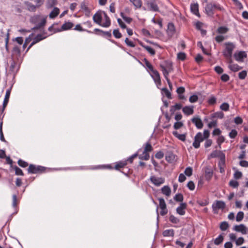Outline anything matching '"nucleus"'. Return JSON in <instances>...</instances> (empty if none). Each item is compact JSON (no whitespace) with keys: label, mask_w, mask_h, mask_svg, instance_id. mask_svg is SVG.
<instances>
[{"label":"nucleus","mask_w":248,"mask_h":248,"mask_svg":"<svg viewBox=\"0 0 248 248\" xmlns=\"http://www.w3.org/2000/svg\"><path fill=\"white\" fill-rule=\"evenodd\" d=\"M46 17L40 15H36L31 16L30 18V22L36 26L31 29V30L38 29L44 26L46 23Z\"/></svg>","instance_id":"obj_1"},{"label":"nucleus","mask_w":248,"mask_h":248,"mask_svg":"<svg viewBox=\"0 0 248 248\" xmlns=\"http://www.w3.org/2000/svg\"><path fill=\"white\" fill-rule=\"evenodd\" d=\"M223 7L219 3L211 2L208 3L205 7V13L209 16H213L215 11H223Z\"/></svg>","instance_id":"obj_2"},{"label":"nucleus","mask_w":248,"mask_h":248,"mask_svg":"<svg viewBox=\"0 0 248 248\" xmlns=\"http://www.w3.org/2000/svg\"><path fill=\"white\" fill-rule=\"evenodd\" d=\"M225 48L222 52L224 57L227 60L232 62V52L235 48V45L232 42H226L224 43Z\"/></svg>","instance_id":"obj_3"},{"label":"nucleus","mask_w":248,"mask_h":248,"mask_svg":"<svg viewBox=\"0 0 248 248\" xmlns=\"http://www.w3.org/2000/svg\"><path fill=\"white\" fill-rule=\"evenodd\" d=\"M225 207V203L221 201H217L212 205L213 211L215 214L218 213L219 209H223Z\"/></svg>","instance_id":"obj_4"},{"label":"nucleus","mask_w":248,"mask_h":248,"mask_svg":"<svg viewBox=\"0 0 248 248\" xmlns=\"http://www.w3.org/2000/svg\"><path fill=\"white\" fill-rule=\"evenodd\" d=\"M235 60L238 62H243L244 59L247 57V54L244 51H237L233 55Z\"/></svg>","instance_id":"obj_5"},{"label":"nucleus","mask_w":248,"mask_h":248,"mask_svg":"<svg viewBox=\"0 0 248 248\" xmlns=\"http://www.w3.org/2000/svg\"><path fill=\"white\" fill-rule=\"evenodd\" d=\"M233 230L237 232H241L243 234H246L248 232V228L243 224L234 226Z\"/></svg>","instance_id":"obj_6"},{"label":"nucleus","mask_w":248,"mask_h":248,"mask_svg":"<svg viewBox=\"0 0 248 248\" xmlns=\"http://www.w3.org/2000/svg\"><path fill=\"white\" fill-rule=\"evenodd\" d=\"M151 182L155 186H159L165 182L164 178L157 177L155 176H151L150 178Z\"/></svg>","instance_id":"obj_7"},{"label":"nucleus","mask_w":248,"mask_h":248,"mask_svg":"<svg viewBox=\"0 0 248 248\" xmlns=\"http://www.w3.org/2000/svg\"><path fill=\"white\" fill-rule=\"evenodd\" d=\"M150 74L153 78L157 86L158 87V86H160L161 85L160 77L158 72L155 69L154 70L150 72Z\"/></svg>","instance_id":"obj_8"},{"label":"nucleus","mask_w":248,"mask_h":248,"mask_svg":"<svg viewBox=\"0 0 248 248\" xmlns=\"http://www.w3.org/2000/svg\"><path fill=\"white\" fill-rule=\"evenodd\" d=\"M160 67L163 74H164V72H167V74H169V73L172 70V63L170 62H166L165 64H161Z\"/></svg>","instance_id":"obj_9"},{"label":"nucleus","mask_w":248,"mask_h":248,"mask_svg":"<svg viewBox=\"0 0 248 248\" xmlns=\"http://www.w3.org/2000/svg\"><path fill=\"white\" fill-rule=\"evenodd\" d=\"M43 168L41 166H35L34 165H30L28 168V172L30 173H37L43 170Z\"/></svg>","instance_id":"obj_10"},{"label":"nucleus","mask_w":248,"mask_h":248,"mask_svg":"<svg viewBox=\"0 0 248 248\" xmlns=\"http://www.w3.org/2000/svg\"><path fill=\"white\" fill-rule=\"evenodd\" d=\"M147 5L150 11L157 12L159 10V8L155 0H152L150 1H148Z\"/></svg>","instance_id":"obj_11"},{"label":"nucleus","mask_w":248,"mask_h":248,"mask_svg":"<svg viewBox=\"0 0 248 248\" xmlns=\"http://www.w3.org/2000/svg\"><path fill=\"white\" fill-rule=\"evenodd\" d=\"M187 204L186 203H181L180 205L176 208V212L177 214L181 216H183L186 213V208Z\"/></svg>","instance_id":"obj_12"},{"label":"nucleus","mask_w":248,"mask_h":248,"mask_svg":"<svg viewBox=\"0 0 248 248\" xmlns=\"http://www.w3.org/2000/svg\"><path fill=\"white\" fill-rule=\"evenodd\" d=\"M93 19L94 22L100 25L102 19V12L101 11L97 12L93 16Z\"/></svg>","instance_id":"obj_13"},{"label":"nucleus","mask_w":248,"mask_h":248,"mask_svg":"<svg viewBox=\"0 0 248 248\" xmlns=\"http://www.w3.org/2000/svg\"><path fill=\"white\" fill-rule=\"evenodd\" d=\"M190 11L194 15L198 17L200 16L199 12V4L198 3H191L190 4Z\"/></svg>","instance_id":"obj_14"},{"label":"nucleus","mask_w":248,"mask_h":248,"mask_svg":"<svg viewBox=\"0 0 248 248\" xmlns=\"http://www.w3.org/2000/svg\"><path fill=\"white\" fill-rule=\"evenodd\" d=\"M167 32L168 35L170 37L172 36L175 33V28L172 23H169Z\"/></svg>","instance_id":"obj_15"},{"label":"nucleus","mask_w":248,"mask_h":248,"mask_svg":"<svg viewBox=\"0 0 248 248\" xmlns=\"http://www.w3.org/2000/svg\"><path fill=\"white\" fill-rule=\"evenodd\" d=\"M46 36H43L42 34H38L33 40L32 43L27 48V51H28L31 47H32L34 44L39 42V41L46 38Z\"/></svg>","instance_id":"obj_16"},{"label":"nucleus","mask_w":248,"mask_h":248,"mask_svg":"<svg viewBox=\"0 0 248 248\" xmlns=\"http://www.w3.org/2000/svg\"><path fill=\"white\" fill-rule=\"evenodd\" d=\"M229 62L228 68L233 72H237L241 69V67L237 64L232 63V61L231 62L230 60H228Z\"/></svg>","instance_id":"obj_17"},{"label":"nucleus","mask_w":248,"mask_h":248,"mask_svg":"<svg viewBox=\"0 0 248 248\" xmlns=\"http://www.w3.org/2000/svg\"><path fill=\"white\" fill-rule=\"evenodd\" d=\"M191 121L198 129H201L203 127L202 121L199 117L193 118Z\"/></svg>","instance_id":"obj_18"},{"label":"nucleus","mask_w":248,"mask_h":248,"mask_svg":"<svg viewBox=\"0 0 248 248\" xmlns=\"http://www.w3.org/2000/svg\"><path fill=\"white\" fill-rule=\"evenodd\" d=\"M194 107L193 106H187L184 107L183 109V113L186 115H190L194 112Z\"/></svg>","instance_id":"obj_19"},{"label":"nucleus","mask_w":248,"mask_h":248,"mask_svg":"<svg viewBox=\"0 0 248 248\" xmlns=\"http://www.w3.org/2000/svg\"><path fill=\"white\" fill-rule=\"evenodd\" d=\"M19 68V66L14 61H12L10 67V71L15 74L17 73Z\"/></svg>","instance_id":"obj_20"},{"label":"nucleus","mask_w":248,"mask_h":248,"mask_svg":"<svg viewBox=\"0 0 248 248\" xmlns=\"http://www.w3.org/2000/svg\"><path fill=\"white\" fill-rule=\"evenodd\" d=\"M213 170L208 167L205 168V177L206 180L209 181L212 177Z\"/></svg>","instance_id":"obj_21"},{"label":"nucleus","mask_w":248,"mask_h":248,"mask_svg":"<svg viewBox=\"0 0 248 248\" xmlns=\"http://www.w3.org/2000/svg\"><path fill=\"white\" fill-rule=\"evenodd\" d=\"M80 7L81 10L84 13L85 16L87 17H90L91 15V10L85 3H81Z\"/></svg>","instance_id":"obj_22"},{"label":"nucleus","mask_w":248,"mask_h":248,"mask_svg":"<svg viewBox=\"0 0 248 248\" xmlns=\"http://www.w3.org/2000/svg\"><path fill=\"white\" fill-rule=\"evenodd\" d=\"M103 14L105 19V22L103 23H101V25L100 26L103 27L108 28L109 27L110 25V20L109 19V17L108 16L106 13L103 12Z\"/></svg>","instance_id":"obj_23"},{"label":"nucleus","mask_w":248,"mask_h":248,"mask_svg":"<svg viewBox=\"0 0 248 248\" xmlns=\"http://www.w3.org/2000/svg\"><path fill=\"white\" fill-rule=\"evenodd\" d=\"M140 45L146 49L151 55L153 56L155 54V50L152 47L146 46L142 42H140Z\"/></svg>","instance_id":"obj_24"},{"label":"nucleus","mask_w":248,"mask_h":248,"mask_svg":"<svg viewBox=\"0 0 248 248\" xmlns=\"http://www.w3.org/2000/svg\"><path fill=\"white\" fill-rule=\"evenodd\" d=\"M129 1L133 4L135 9L140 8L142 6V2L141 0H129Z\"/></svg>","instance_id":"obj_25"},{"label":"nucleus","mask_w":248,"mask_h":248,"mask_svg":"<svg viewBox=\"0 0 248 248\" xmlns=\"http://www.w3.org/2000/svg\"><path fill=\"white\" fill-rule=\"evenodd\" d=\"M60 10L58 8L55 7L50 13L49 16L50 18H55L59 14Z\"/></svg>","instance_id":"obj_26"},{"label":"nucleus","mask_w":248,"mask_h":248,"mask_svg":"<svg viewBox=\"0 0 248 248\" xmlns=\"http://www.w3.org/2000/svg\"><path fill=\"white\" fill-rule=\"evenodd\" d=\"M162 193L167 196H169L170 195L171 190L169 186H164L161 188Z\"/></svg>","instance_id":"obj_27"},{"label":"nucleus","mask_w":248,"mask_h":248,"mask_svg":"<svg viewBox=\"0 0 248 248\" xmlns=\"http://www.w3.org/2000/svg\"><path fill=\"white\" fill-rule=\"evenodd\" d=\"M162 234L164 237L173 236L174 235V230L173 229H168L163 232Z\"/></svg>","instance_id":"obj_28"},{"label":"nucleus","mask_w":248,"mask_h":248,"mask_svg":"<svg viewBox=\"0 0 248 248\" xmlns=\"http://www.w3.org/2000/svg\"><path fill=\"white\" fill-rule=\"evenodd\" d=\"M25 4L27 6L28 10L31 12H35L37 7L36 5H34L28 1L25 2Z\"/></svg>","instance_id":"obj_29"},{"label":"nucleus","mask_w":248,"mask_h":248,"mask_svg":"<svg viewBox=\"0 0 248 248\" xmlns=\"http://www.w3.org/2000/svg\"><path fill=\"white\" fill-rule=\"evenodd\" d=\"M173 135L179 140L184 141L186 140V136L185 134H179L177 131H173Z\"/></svg>","instance_id":"obj_30"},{"label":"nucleus","mask_w":248,"mask_h":248,"mask_svg":"<svg viewBox=\"0 0 248 248\" xmlns=\"http://www.w3.org/2000/svg\"><path fill=\"white\" fill-rule=\"evenodd\" d=\"M73 25H74L72 22H65V23H64L62 26L61 28H62V30H63V31L68 30L71 29L73 27Z\"/></svg>","instance_id":"obj_31"},{"label":"nucleus","mask_w":248,"mask_h":248,"mask_svg":"<svg viewBox=\"0 0 248 248\" xmlns=\"http://www.w3.org/2000/svg\"><path fill=\"white\" fill-rule=\"evenodd\" d=\"M150 155L148 152L143 151L142 154L139 155V158L141 160H147L149 159Z\"/></svg>","instance_id":"obj_32"},{"label":"nucleus","mask_w":248,"mask_h":248,"mask_svg":"<svg viewBox=\"0 0 248 248\" xmlns=\"http://www.w3.org/2000/svg\"><path fill=\"white\" fill-rule=\"evenodd\" d=\"M229 29L225 26L219 27L217 30V32L219 34H225L227 33Z\"/></svg>","instance_id":"obj_33"},{"label":"nucleus","mask_w":248,"mask_h":248,"mask_svg":"<svg viewBox=\"0 0 248 248\" xmlns=\"http://www.w3.org/2000/svg\"><path fill=\"white\" fill-rule=\"evenodd\" d=\"M57 0H48L46 4V6L47 8H52L57 4Z\"/></svg>","instance_id":"obj_34"},{"label":"nucleus","mask_w":248,"mask_h":248,"mask_svg":"<svg viewBox=\"0 0 248 248\" xmlns=\"http://www.w3.org/2000/svg\"><path fill=\"white\" fill-rule=\"evenodd\" d=\"M127 164L126 161H120L118 162L115 166V169L116 170H119L120 168H123Z\"/></svg>","instance_id":"obj_35"},{"label":"nucleus","mask_w":248,"mask_h":248,"mask_svg":"<svg viewBox=\"0 0 248 248\" xmlns=\"http://www.w3.org/2000/svg\"><path fill=\"white\" fill-rule=\"evenodd\" d=\"M182 108V105L180 104H176L175 105L172 106L170 109V111L172 113L175 111L176 110H180Z\"/></svg>","instance_id":"obj_36"},{"label":"nucleus","mask_w":248,"mask_h":248,"mask_svg":"<svg viewBox=\"0 0 248 248\" xmlns=\"http://www.w3.org/2000/svg\"><path fill=\"white\" fill-rule=\"evenodd\" d=\"M143 62L146 67L150 71V72L155 70L152 65L150 63V62L147 60V59L145 58L144 59Z\"/></svg>","instance_id":"obj_37"},{"label":"nucleus","mask_w":248,"mask_h":248,"mask_svg":"<svg viewBox=\"0 0 248 248\" xmlns=\"http://www.w3.org/2000/svg\"><path fill=\"white\" fill-rule=\"evenodd\" d=\"M224 237L222 234H220L214 241V244L216 245H218L221 244L223 241Z\"/></svg>","instance_id":"obj_38"},{"label":"nucleus","mask_w":248,"mask_h":248,"mask_svg":"<svg viewBox=\"0 0 248 248\" xmlns=\"http://www.w3.org/2000/svg\"><path fill=\"white\" fill-rule=\"evenodd\" d=\"M162 93L164 94L168 99L171 98V93L166 88H162Z\"/></svg>","instance_id":"obj_39"},{"label":"nucleus","mask_w":248,"mask_h":248,"mask_svg":"<svg viewBox=\"0 0 248 248\" xmlns=\"http://www.w3.org/2000/svg\"><path fill=\"white\" fill-rule=\"evenodd\" d=\"M229 185L230 186H231L232 188H237L238 187L239 183L236 180H231L229 182Z\"/></svg>","instance_id":"obj_40"},{"label":"nucleus","mask_w":248,"mask_h":248,"mask_svg":"<svg viewBox=\"0 0 248 248\" xmlns=\"http://www.w3.org/2000/svg\"><path fill=\"white\" fill-rule=\"evenodd\" d=\"M244 214L242 211H239L236 215V220L240 222L244 218Z\"/></svg>","instance_id":"obj_41"},{"label":"nucleus","mask_w":248,"mask_h":248,"mask_svg":"<svg viewBox=\"0 0 248 248\" xmlns=\"http://www.w3.org/2000/svg\"><path fill=\"white\" fill-rule=\"evenodd\" d=\"M169 220L171 223L174 224H177L180 221L179 219L177 217H175L172 215H171L170 216Z\"/></svg>","instance_id":"obj_42"},{"label":"nucleus","mask_w":248,"mask_h":248,"mask_svg":"<svg viewBox=\"0 0 248 248\" xmlns=\"http://www.w3.org/2000/svg\"><path fill=\"white\" fill-rule=\"evenodd\" d=\"M229 227V224L226 221H223L220 225V229L222 231L226 230Z\"/></svg>","instance_id":"obj_43"},{"label":"nucleus","mask_w":248,"mask_h":248,"mask_svg":"<svg viewBox=\"0 0 248 248\" xmlns=\"http://www.w3.org/2000/svg\"><path fill=\"white\" fill-rule=\"evenodd\" d=\"M14 170H15V174L16 175H20V176L24 175V173H23L22 170L19 168H18L17 166H15L14 167Z\"/></svg>","instance_id":"obj_44"},{"label":"nucleus","mask_w":248,"mask_h":248,"mask_svg":"<svg viewBox=\"0 0 248 248\" xmlns=\"http://www.w3.org/2000/svg\"><path fill=\"white\" fill-rule=\"evenodd\" d=\"M220 108L225 111H228L229 109V105L227 103H223L220 105Z\"/></svg>","instance_id":"obj_45"},{"label":"nucleus","mask_w":248,"mask_h":248,"mask_svg":"<svg viewBox=\"0 0 248 248\" xmlns=\"http://www.w3.org/2000/svg\"><path fill=\"white\" fill-rule=\"evenodd\" d=\"M217 102V98L214 96H211L207 100V102L209 105H214Z\"/></svg>","instance_id":"obj_46"},{"label":"nucleus","mask_w":248,"mask_h":248,"mask_svg":"<svg viewBox=\"0 0 248 248\" xmlns=\"http://www.w3.org/2000/svg\"><path fill=\"white\" fill-rule=\"evenodd\" d=\"M193 170L191 167H187L185 170V174L187 176H190L192 174Z\"/></svg>","instance_id":"obj_47"},{"label":"nucleus","mask_w":248,"mask_h":248,"mask_svg":"<svg viewBox=\"0 0 248 248\" xmlns=\"http://www.w3.org/2000/svg\"><path fill=\"white\" fill-rule=\"evenodd\" d=\"M238 132L235 129H232L229 133V136L231 139H234L237 135Z\"/></svg>","instance_id":"obj_48"},{"label":"nucleus","mask_w":248,"mask_h":248,"mask_svg":"<svg viewBox=\"0 0 248 248\" xmlns=\"http://www.w3.org/2000/svg\"><path fill=\"white\" fill-rule=\"evenodd\" d=\"M158 201L159 202V207L160 209L167 207L165 200L163 198H159Z\"/></svg>","instance_id":"obj_49"},{"label":"nucleus","mask_w":248,"mask_h":248,"mask_svg":"<svg viewBox=\"0 0 248 248\" xmlns=\"http://www.w3.org/2000/svg\"><path fill=\"white\" fill-rule=\"evenodd\" d=\"M10 94V91L7 90L3 101V105H6L8 103Z\"/></svg>","instance_id":"obj_50"},{"label":"nucleus","mask_w":248,"mask_h":248,"mask_svg":"<svg viewBox=\"0 0 248 248\" xmlns=\"http://www.w3.org/2000/svg\"><path fill=\"white\" fill-rule=\"evenodd\" d=\"M195 138H196V139H197L198 140H199L200 142L203 141V140L205 139L203 137L202 134L201 132H198L195 136Z\"/></svg>","instance_id":"obj_51"},{"label":"nucleus","mask_w":248,"mask_h":248,"mask_svg":"<svg viewBox=\"0 0 248 248\" xmlns=\"http://www.w3.org/2000/svg\"><path fill=\"white\" fill-rule=\"evenodd\" d=\"M120 15L121 17L123 18V19L127 23H130L132 21V18L126 16L124 13L121 12L120 14Z\"/></svg>","instance_id":"obj_52"},{"label":"nucleus","mask_w":248,"mask_h":248,"mask_svg":"<svg viewBox=\"0 0 248 248\" xmlns=\"http://www.w3.org/2000/svg\"><path fill=\"white\" fill-rule=\"evenodd\" d=\"M174 200L177 202H182L183 200V196L182 194H177L174 196Z\"/></svg>","instance_id":"obj_53"},{"label":"nucleus","mask_w":248,"mask_h":248,"mask_svg":"<svg viewBox=\"0 0 248 248\" xmlns=\"http://www.w3.org/2000/svg\"><path fill=\"white\" fill-rule=\"evenodd\" d=\"M198 100V96L196 94H193L189 97V101L190 103H195Z\"/></svg>","instance_id":"obj_54"},{"label":"nucleus","mask_w":248,"mask_h":248,"mask_svg":"<svg viewBox=\"0 0 248 248\" xmlns=\"http://www.w3.org/2000/svg\"><path fill=\"white\" fill-rule=\"evenodd\" d=\"M113 34L116 38H120L122 37V34L118 29L114 30Z\"/></svg>","instance_id":"obj_55"},{"label":"nucleus","mask_w":248,"mask_h":248,"mask_svg":"<svg viewBox=\"0 0 248 248\" xmlns=\"http://www.w3.org/2000/svg\"><path fill=\"white\" fill-rule=\"evenodd\" d=\"M247 75V72L245 70H244L239 73L238 77L241 79H244L246 77Z\"/></svg>","instance_id":"obj_56"},{"label":"nucleus","mask_w":248,"mask_h":248,"mask_svg":"<svg viewBox=\"0 0 248 248\" xmlns=\"http://www.w3.org/2000/svg\"><path fill=\"white\" fill-rule=\"evenodd\" d=\"M74 30H77V31H86L89 33H91L92 32L91 31H87L86 30H85V29H83L81 26H80V24H78L77 25L75 28H74Z\"/></svg>","instance_id":"obj_57"},{"label":"nucleus","mask_w":248,"mask_h":248,"mask_svg":"<svg viewBox=\"0 0 248 248\" xmlns=\"http://www.w3.org/2000/svg\"><path fill=\"white\" fill-rule=\"evenodd\" d=\"M126 45L128 46L134 47L135 46V45L133 42L130 41L127 38L125 39L124 41Z\"/></svg>","instance_id":"obj_58"},{"label":"nucleus","mask_w":248,"mask_h":248,"mask_svg":"<svg viewBox=\"0 0 248 248\" xmlns=\"http://www.w3.org/2000/svg\"><path fill=\"white\" fill-rule=\"evenodd\" d=\"M18 164L20 167H23V168H25V167H27L28 165V164L27 162L24 161V160H23L22 159L18 160Z\"/></svg>","instance_id":"obj_59"},{"label":"nucleus","mask_w":248,"mask_h":248,"mask_svg":"<svg viewBox=\"0 0 248 248\" xmlns=\"http://www.w3.org/2000/svg\"><path fill=\"white\" fill-rule=\"evenodd\" d=\"M200 141L194 137V140L192 144L193 147L196 149L199 148L200 146Z\"/></svg>","instance_id":"obj_60"},{"label":"nucleus","mask_w":248,"mask_h":248,"mask_svg":"<svg viewBox=\"0 0 248 248\" xmlns=\"http://www.w3.org/2000/svg\"><path fill=\"white\" fill-rule=\"evenodd\" d=\"M152 149H153V148H152V147L151 145L150 144V143H146L145 147L144 149V151L147 152H151L152 151Z\"/></svg>","instance_id":"obj_61"},{"label":"nucleus","mask_w":248,"mask_h":248,"mask_svg":"<svg viewBox=\"0 0 248 248\" xmlns=\"http://www.w3.org/2000/svg\"><path fill=\"white\" fill-rule=\"evenodd\" d=\"M183 124L181 122H177L174 123L173 127L175 129H178L182 127Z\"/></svg>","instance_id":"obj_62"},{"label":"nucleus","mask_w":248,"mask_h":248,"mask_svg":"<svg viewBox=\"0 0 248 248\" xmlns=\"http://www.w3.org/2000/svg\"><path fill=\"white\" fill-rule=\"evenodd\" d=\"M242 176V173L239 171H236L233 174V177L236 179H239Z\"/></svg>","instance_id":"obj_63"},{"label":"nucleus","mask_w":248,"mask_h":248,"mask_svg":"<svg viewBox=\"0 0 248 248\" xmlns=\"http://www.w3.org/2000/svg\"><path fill=\"white\" fill-rule=\"evenodd\" d=\"M186 54L184 52H179L177 54V58L182 61L186 59Z\"/></svg>","instance_id":"obj_64"}]
</instances>
